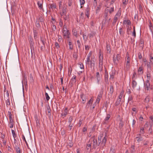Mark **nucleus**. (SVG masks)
Returning a JSON list of instances; mask_svg holds the SVG:
<instances>
[{
    "instance_id": "nucleus-43",
    "label": "nucleus",
    "mask_w": 153,
    "mask_h": 153,
    "mask_svg": "<svg viewBox=\"0 0 153 153\" xmlns=\"http://www.w3.org/2000/svg\"><path fill=\"white\" fill-rule=\"evenodd\" d=\"M139 11L141 12H143V8L141 4H139Z\"/></svg>"
},
{
    "instance_id": "nucleus-35",
    "label": "nucleus",
    "mask_w": 153,
    "mask_h": 153,
    "mask_svg": "<svg viewBox=\"0 0 153 153\" xmlns=\"http://www.w3.org/2000/svg\"><path fill=\"white\" fill-rule=\"evenodd\" d=\"M73 34L76 37H77V31L75 29H73L72 30Z\"/></svg>"
},
{
    "instance_id": "nucleus-14",
    "label": "nucleus",
    "mask_w": 153,
    "mask_h": 153,
    "mask_svg": "<svg viewBox=\"0 0 153 153\" xmlns=\"http://www.w3.org/2000/svg\"><path fill=\"white\" fill-rule=\"evenodd\" d=\"M126 66L125 67L126 70H128L130 68V60H126Z\"/></svg>"
},
{
    "instance_id": "nucleus-24",
    "label": "nucleus",
    "mask_w": 153,
    "mask_h": 153,
    "mask_svg": "<svg viewBox=\"0 0 153 153\" xmlns=\"http://www.w3.org/2000/svg\"><path fill=\"white\" fill-rule=\"evenodd\" d=\"M93 99L91 98L88 101V102L87 103V104L86 106V107L87 108H88L89 106V105L90 104H92V102L93 101Z\"/></svg>"
},
{
    "instance_id": "nucleus-51",
    "label": "nucleus",
    "mask_w": 153,
    "mask_h": 153,
    "mask_svg": "<svg viewBox=\"0 0 153 153\" xmlns=\"http://www.w3.org/2000/svg\"><path fill=\"white\" fill-rule=\"evenodd\" d=\"M90 55H88L86 61L87 62L88 64H89V62H91V60L90 59Z\"/></svg>"
},
{
    "instance_id": "nucleus-15",
    "label": "nucleus",
    "mask_w": 153,
    "mask_h": 153,
    "mask_svg": "<svg viewBox=\"0 0 153 153\" xmlns=\"http://www.w3.org/2000/svg\"><path fill=\"white\" fill-rule=\"evenodd\" d=\"M67 110H68V108L67 107L65 108L64 110V112H62L61 114V116H63L62 118H64L65 117L66 115L68 114V111Z\"/></svg>"
},
{
    "instance_id": "nucleus-63",
    "label": "nucleus",
    "mask_w": 153,
    "mask_h": 153,
    "mask_svg": "<svg viewBox=\"0 0 153 153\" xmlns=\"http://www.w3.org/2000/svg\"><path fill=\"white\" fill-rule=\"evenodd\" d=\"M150 62H149L147 64V67L148 68H149L150 70H151V66L150 65Z\"/></svg>"
},
{
    "instance_id": "nucleus-13",
    "label": "nucleus",
    "mask_w": 153,
    "mask_h": 153,
    "mask_svg": "<svg viewBox=\"0 0 153 153\" xmlns=\"http://www.w3.org/2000/svg\"><path fill=\"white\" fill-rule=\"evenodd\" d=\"M108 72L105 71L104 76V80L105 83L107 84L108 83Z\"/></svg>"
},
{
    "instance_id": "nucleus-42",
    "label": "nucleus",
    "mask_w": 153,
    "mask_h": 153,
    "mask_svg": "<svg viewBox=\"0 0 153 153\" xmlns=\"http://www.w3.org/2000/svg\"><path fill=\"white\" fill-rule=\"evenodd\" d=\"M147 79L146 80H148L150 81V80L151 75L150 73H149V72H147Z\"/></svg>"
},
{
    "instance_id": "nucleus-36",
    "label": "nucleus",
    "mask_w": 153,
    "mask_h": 153,
    "mask_svg": "<svg viewBox=\"0 0 153 153\" xmlns=\"http://www.w3.org/2000/svg\"><path fill=\"white\" fill-rule=\"evenodd\" d=\"M121 100L117 99V100L115 102V105L116 106H117L119 105L120 103Z\"/></svg>"
},
{
    "instance_id": "nucleus-45",
    "label": "nucleus",
    "mask_w": 153,
    "mask_h": 153,
    "mask_svg": "<svg viewBox=\"0 0 153 153\" xmlns=\"http://www.w3.org/2000/svg\"><path fill=\"white\" fill-rule=\"evenodd\" d=\"M77 43L79 48L80 50L81 49V44L79 40L77 41Z\"/></svg>"
},
{
    "instance_id": "nucleus-6",
    "label": "nucleus",
    "mask_w": 153,
    "mask_h": 153,
    "mask_svg": "<svg viewBox=\"0 0 153 153\" xmlns=\"http://www.w3.org/2000/svg\"><path fill=\"white\" fill-rule=\"evenodd\" d=\"M62 33L65 39L69 38H70L69 35L70 34V33L69 30H63Z\"/></svg>"
},
{
    "instance_id": "nucleus-59",
    "label": "nucleus",
    "mask_w": 153,
    "mask_h": 153,
    "mask_svg": "<svg viewBox=\"0 0 153 153\" xmlns=\"http://www.w3.org/2000/svg\"><path fill=\"white\" fill-rule=\"evenodd\" d=\"M73 120V118L72 116H70L68 119V122L69 123H71V122Z\"/></svg>"
},
{
    "instance_id": "nucleus-33",
    "label": "nucleus",
    "mask_w": 153,
    "mask_h": 153,
    "mask_svg": "<svg viewBox=\"0 0 153 153\" xmlns=\"http://www.w3.org/2000/svg\"><path fill=\"white\" fill-rule=\"evenodd\" d=\"M106 50L107 51V53H111V48H110V45L108 44H107L106 45Z\"/></svg>"
},
{
    "instance_id": "nucleus-44",
    "label": "nucleus",
    "mask_w": 153,
    "mask_h": 153,
    "mask_svg": "<svg viewBox=\"0 0 153 153\" xmlns=\"http://www.w3.org/2000/svg\"><path fill=\"white\" fill-rule=\"evenodd\" d=\"M68 45H69V48L71 50H72L73 49V45H72V42L70 41L69 42Z\"/></svg>"
},
{
    "instance_id": "nucleus-7",
    "label": "nucleus",
    "mask_w": 153,
    "mask_h": 153,
    "mask_svg": "<svg viewBox=\"0 0 153 153\" xmlns=\"http://www.w3.org/2000/svg\"><path fill=\"white\" fill-rule=\"evenodd\" d=\"M144 87L145 90L149 91L150 89V84L149 81L146 80L144 83Z\"/></svg>"
},
{
    "instance_id": "nucleus-23",
    "label": "nucleus",
    "mask_w": 153,
    "mask_h": 153,
    "mask_svg": "<svg viewBox=\"0 0 153 153\" xmlns=\"http://www.w3.org/2000/svg\"><path fill=\"white\" fill-rule=\"evenodd\" d=\"M139 74H143V68L142 65L140 66L138 70Z\"/></svg>"
},
{
    "instance_id": "nucleus-21",
    "label": "nucleus",
    "mask_w": 153,
    "mask_h": 153,
    "mask_svg": "<svg viewBox=\"0 0 153 153\" xmlns=\"http://www.w3.org/2000/svg\"><path fill=\"white\" fill-rule=\"evenodd\" d=\"M88 7L86 8V12L85 13V15L87 16L88 18H89V15L90 14V11H89V8L88 7Z\"/></svg>"
},
{
    "instance_id": "nucleus-46",
    "label": "nucleus",
    "mask_w": 153,
    "mask_h": 153,
    "mask_svg": "<svg viewBox=\"0 0 153 153\" xmlns=\"http://www.w3.org/2000/svg\"><path fill=\"white\" fill-rule=\"evenodd\" d=\"M15 149L16 150V152H17V153H20V150L19 147L16 146H15Z\"/></svg>"
},
{
    "instance_id": "nucleus-12",
    "label": "nucleus",
    "mask_w": 153,
    "mask_h": 153,
    "mask_svg": "<svg viewBox=\"0 0 153 153\" xmlns=\"http://www.w3.org/2000/svg\"><path fill=\"white\" fill-rule=\"evenodd\" d=\"M123 25H128V26H130L131 25V22L128 19H126L123 20Z\"/></svg>"
},
{
    "instance_id": "nucleus-38",
    "label": "nucleus",
    "mask_w": 153,
    "mask_h": 153,
    "mask_svg": "<svg viewBox=\"0 0 153 153\" xmlns=\"http://www.w3.org/2000/svg\"><path fill=\"white\" fill-rule=\"evenodd\" d=\"M45 95L46 97V100L47 101H48L50 99V97L49 96L48 94L45 91Z\"/></svg>"
},
{
    "instance_id": "nucleus-62",
    "label": "nucleus",
    "mask_w": 153,
    "mask_h": 153,
    "mask_svg": "<svg viewBox=\"0 0 153 153\" xmlns=\"http://www.w3.org/2000/svg\"><path fill=\"white\" fill-rule=\"evenodd\" d=\"M6 103L7 106L10 105V102L9 99H7V100Z\"/></svg>"
},
{
    "instance_id": "nucleus-64",
    "label": "nucleus",
    "mask_w": 153,
    "mask_h": 153,
    "mask_svg": "<svg viewBox=\"0 0 153 153\" xmlns=\"http://www.w3.org/2000/svg\"><path fill=\"white\" fill-rule=\"evenodd\" d=\"M94 1L93 2V4L94 6V7H96L97 6V0H94Z\"/></svg>"
},
{
    "instance_id": "nucleus-32",
    "label": "nucleus",
    "mask_w": 153,
    "mask_h": 153,
    "mask_svg": "<svg viewBox=\"0 0 153 153\" xmlns=\"http://www.w3.org/2000/svg\"><path fill=\"white\" fill-rule=\"evenodd\" d=\"M114 7H111L110 8V9H107L105 10V11H107V12H109V13L111 14L112 13V12L114 11Z\"/></svg>"
},
{
    "instance_id": "nucleus-16",
    "label": "nucleus",
    "mask_w": 153,
    "mask_h": 153,
    "mask_svg": "<svg viewBox=\"0 0 153 153\" xmlns=\"http://www.w3.org/2000/svg\"><path fill=\"white\" fill-rule=\"evenodd\" d=\"M96 76L97 79V82L99 83V81L101 80V75L100 74L99 72H97L96 73Z\"/></svg>"
},
{
    "instance_id": "nucleus-22",
    "label": "nucleus",
    "mask_w": 153,
    "mask_h": 153,
    "mask_svg": "<svg viewBox=\"0 0 153 153\" xmlns=\"http://www.w3.org/2000/svg\"><path fill=\"white\" fill-rule=\"evenodd\" d=\"M95 60L94 58H92V57L91 58V60L90 62V65L91 66V67L92 66L94 67L95 66Z\"/></svg>"
},
{
    "instance_id": "nucleus-18",
    "label": "nucleus",
    "mask_w": 153,
    "mask_h": 153,
    "mask_svg": "<svg viewBox=\"0 0 153 153\" xmlns=\"http://www.w3.org/2000/svg\"><path fill=\"white\" fill-rule=\"evenodd\" d=\"M113 91L114 89L113 86L112 85H111L110 86V90L109 92V93L108 94V95H111V96L113 93Z\"/></svg>"
},
{
    "instance_id": "nucleus-27",
    "label": "nucleus",
    "mask_w": 153,
    "mask_h": 153,
    "mask_svg": "<svg viewBox=\"0 0 153 153\" xmlns=\"http://www.w3.org/2000/svg\"><path fill=\"white\" fill-rule=\"evenodd\" d=\"M123 27L120 28L119 29V32L120 36H123L125 32L123 30Z\"/></svg>"
},
{
    "instance_id": "nucleus-5",
    "label": "nucleus",
    "mask_w": 153,
    "mask_h": 153,
    "mask_svg": "<svg viewBox=\"0 0 153 153\" xmlns=\"http://www.w3.org/2000/svg\"><path fill=\"white\" fill-rule=\"evenodd\" d=\"M134 139L135 141H137V143H140L141 141L143 140V137H141V134H139L137 135Z\"/></svg>"
},
{
    "instance_id": "nucleus-57",
    "label": "nucleus",
    "mask_w": 153,
    "mask_h": 153,
    "mask_svg": "<svg viewBox=\"0 0 153 153\" xmlns=\"http://www.w3.org/2000/svg\"><path fill=\"white\" fill-rule=\"evenodd\" d=\"M111 116L109 114H108L107 116V117H106L105 119V121H107L109 119Z\"/></svg>"
},
{
    "instance_id": "nucleus-31",
    "label": "nucleus",
    "mask_w": 153,
    "mask_h": 153,
    "mask_svg": "<svg viewBox=\"0 0 153 153\" xmlns=\"http://www.w3.org/2000/svg\"><path fill=\"white\" fill-rule=\"evenodd\" d=\"M101 7H102V6H101V5L100 4L99 5H98L97 6V7L96 9V13H97L99 12L100 10L101 9Z\"/></svg>"
},
{
    "instance_id": "nucleus-30",
    "label": "nucleus",
    "mask_w": 153,
    "mask_h": 153,
    "mask_svg": "<svg viewBox=\"0 0 153 153\" xmlns=\"http://www.w3.org/2000/svg\"><path fill=\"white\" fill-rule=\"evenodd\" d=\"M132 87L134 89L137 85V82L135 80H133L131 83Z\"/></svg>"
},
{
    "instance_id": "nucleus-4",
    "label": "nucleus",
    "mask_w": 153,
    "mask_h": 153,
    "mask_svg": "<svg viewBox=\"0 0 153 153\" xmlns=\"http://www.w3.org/2000/svg\"><path fill=\"white\" fill-rule=\"evenodd\" d=\"M90 140H91V141H93V143L92 144L93 149H95L97 146V139H95L94 138V136L92 137L90 139Z\"/></svg>"
},
{
    "instance_id": "nucleus-40",
    "label": "nucleus",
    "mask_w": 153,
    "mask_h": 153,
    "mask_svg": "<svg viewBox=\"0 0 153 153\" xmlns=\"http://www.w3.org/2000/svg\"><path fill=\"white\" fill-rule=\"evenodd\" d=\"M115 73L114 72H112L111 73H110V76L109 79H113L114 78V76L115 75Z\"/></svg>"
},
{
    "instance_id": "nucleus-55",
    "label": "nucleus",
    "mask_w": 153,
    "mask_h": 153,
    "mask_svg": "<svg viewBox=\"0 0 153 153\" xmlns=\"http://www.w3.org/2000/svg\"><path fill=\"white\" fill-rule=\"evenodd\" d=\"M150 127L149 129V131L150 133H152V123H150Z\"/></svg>"
},
{
    "instance_id": "nucleus-26",
    "label": "nucleus",
    "mask_w": 153,
    "mask_h": 153,
    "mask_svg": "<svg viewBox=\"0 0 153 153\" xmlns=\"http://www.w3.org/2000/svg\"><path fill=\"white\" fill-rule=\"evenodd\" d=\"M47 110L48 111V114L49 117L50 118L51 117V110L50 108V107L49 105H48V106H47Z\"/></svg>"
},
{
    "instance_id": "nucleus-25",
    "label": "nucleus",
    "mask_w": 153,
    "mask_h": 153,
    "mask_svg": "<svg viewBox=\"0 0 153 153\" xmlns=\"http://www.w3.org/2000/svg\"><path fill=\"white\" fill-rule=\"evenodd\" d=\"M126 33L128 35L130 34V31L131 30V27L130 26H128V25H126Z\"/></svg>"
},
{
    "instance_id": "nucleus-11",
    "label": "nucleus",
    "mask_w": 153,
    "mask_h": 153,
    "mask_svg": "<svg viewBox=\"0 0 153 153\" xmlns=\"http://www.w3.org/2000/svg\"><path fill=\"white\" fill-rule=\"evenodd\" d=\"M103 94V91H101L98 94L96 101L97 103H99L100 99L102 97Z\"/></svg>"
},
{
    "instance_id": "nucleus-28",
    "label": "nucleus",
    "mask_w": 153,
    "mask_h": 153,
    "mask_svg": "<svg viewBox=\"0 0 153 153\" xmlns=\"http://www.w3.org/2000/svg\"><path fill=\"white\" fill-rule=\"evenodd\" d=\"M34 38L35 40H36L37 38L38 32L36 30H33Z\"/></svg>"
},
{
    "instance_id": "nucleus-56",
    "label": "nucleus",
    "mask_w": 153,
    "mask_h": 153,
    "mask_svg": "<svg viewBox=\"0 0 153 153\" xmlns=\"http://www.w3.org/2000/svg\"><path fill=\"white\" fill-rule=\"evenodd\" d=\"M128 0H123V3L124 5H126L128 2Z\"/></svg>"
},
{
    "instance_id": "nucleus-53",
    "label": "nucleus",
    "mask_w": 153,
    "mask_h": 153,
    "mask_svg": "<svg viewBox=\"0 0 153 153\" xmlns=\"http://www.w3.org/2000/svg\"><path fill=\"white\" fill-rule=\"evenodd\" d=\"M30 81L31 82H33V76L31 74H30Z\"/></svg>"
},
{
    "instance_id": "nucleus-60",
    "label": "nucleus",
    "mask_w": 153,
    "mask_h": 153,
    "mask_svg": "<svg viewBox=\"0 0 153 153\" xmlns=\"http://www.w3.org/2000/svg\"><path fill=\"white\" fill-rule=\"evenodd\" d=\"M138 57L139 59H140L142 58V56L140 52H139L138 53Z\"/></svg>"
},
{
    "instance_id": "nucleus-17",
    "label": "nucleus",
    "mask_w": 153,
    "mask_h": 153,
    "mask_svg": "<svg viewBox=\"0 0 153 153\" xmlns=\"http://www.w3.org/2000/svg\"><path fill=\"white\" fill-rule=\"evenodd\" d=\"M139 45L140 47L141 48V49H143L144 47V40L143 39H140Z\"/></svg>"
},
{
    "instance_id": "nucleus-37",
    "label": "nucleus",
    "mask_w": 153,
    "mask_h": 153,
    "mask_svg": "<svg viewBox=\"0 0 153 153\" xmlns=\"http://www.w3.org/2000/svg\"><path fill=\"white\" fill-rule=\"evenodd\" d=\"M103 136V134H100V135L99 136L98 138V142H100V143L101 142V138Z\"/></svg>"
},
{
    "instance_id": "nucleus-1",
    "label": "nucleus",
    "mask_w": 153,
    "mask_h": 153,
    "mask_svg": "<svg viewBox=\"0 0 153 153\" xmlns=\"http://www.w3.org/2000/svg\"><path fill=\"white\" fill-rule=\"evenodd\" d=\"M29 40L30 44V47L31 50V56H32L33 53H34V44L33 42V38L32 36H30Z\"/></svg>"
},
{
    "instance_id": "nucleus-58",
    "label": "nucleus",
    "mask_w": 153,
    "mask_h": 153,
    "mask_svg": "<svg viewBox=\"0 0 153 153\" xmlns=\"http://www.w3.org/2000/svg\"><path fill=\"white\" fill-rule=\"evenodd\" d=\"M23 80L27 81V76L26 74H24L23 75Z\"/></svg>"
},
{
    "instance_id": "nucleus-8",
    "label": "nucleus",
    "mask_w": 153,
    "mask_h": 153,
    "mask_svg": "<svg viewBox=\"0 0 153 153\" xmlns=\"http://www.w3.org/2000/svg\"><path fill=\"white\" fill-rule=\"evenodd\" d=\"M107 140V134L105 133V137L103 138L101 141V145H102V148H104V147L105 146Z\"/></svg>"
},
{
    "instance_id": "nucleus-52",
    "label": "nucleus",
    "mask_w": 153,
    "mask_h": 153,
    "mask_svg": "<svg viewBox=\"0 0 153 153\" xmlns=\"http://www.w3.org/2000/svg\"><path fill=\"white\" fill-rule=\"evenodd\" d=\"M80 4L81 5V8L82 7V5H84L85 3V1L84 0H80Z\"/></svg>"
},
{
    "instance_id": "nucleus-34",
    "label": "nucleus",
    "mask_w": 153,
    "mask_h": 153,
    "mask_svg": "<svg viewBox=\"0 0 153 153\" xmlns=\"http://www.w3.org/2000/svg\"><path fill=\"white\" fill-rule=\"evenodd\" d=\"M150 97L149 96H148L145 98V101L146 103H148L150 101Z\"/></svg>"
},
{
    "instance_id": "nucleus-54",
    "label": "nucleus",
    "mask_w": 153,
    "mask_h": 153,
    "mask_svg": "<svg viewBox=\"0 0 153 153\" xmlns=\"http://www.w3.org/2000/svg\"><path fill=\"white\" fill-rule=\"evenodd\" d=\"M133 100V97L132 95H129L128 99V103L130 101H131Z\"/></svg>"
},
{
    "instance_id": "nucleus-20",
    "label": "nucleus",
    "mask_w": 153,
    "mask_h": 153,
    "mask_svg": "<svg viewBox=\"0 0 153 153\" xmlns=\"http://www.w3.org/2000/svg\"><path fill=\"white\" fill-rule=\"evenodd\" d=\"M39 20L40 22L42 25L43 23L44 25H45V22H44V20L45 19H44L43 17L42 16H40L39 17Z\"/></svg>"
},
{
    "instance_id": "nucleus-10",
    "label": "nucleus",
    "mask_w": 153,
    "mask_h": 153,
    "mask_svg": "<svg viewBox=\"0 0 153 153\" xmlns=\"http://www.w3.org/2000/svg\"><path fill=\"white\" fill-rule=\"evenodd\" d=\"M80 97L82 99V102L83 104H84L86 100V97L85 94H84L83 93H81L80 95Z\"/></svg>"
},
{
    "instance_id": "nucleus-47",
    "label": "nucleus",
    "mask_w": 153,
    "mask_h": 153,
    "mask_svg": "<svg viewBox=\"0 0 153 153\" xmlns=\"http://www.w3.org/2000/svg\"><path fill=\"white\" fill-rule=\"evenodd\" d=\"M37 4L40 9H42V4L40 3L39 1H38L37 3Z\"/></svg>"
},
{
    "instance_id": "nucleus-61",
    "label": "nucleus",
    "mask_w": 153,
    "mask_h": 153,
    "mask_svg": "<svg viewBox=\"0 0 153 153\" xmlns=\"http://www.w3.org/2000/svg\"><path fill=\"white\" fill-rule=\"evenodd\" d=\"M40 40L43 45H45V42L41 37L40 38Z\"/></svg>"
},
{
    "instance_id": "nucleus-3",
    "label": "nucleus",
    "mask_w": 153,
    "mask_h": 153,
    "mask_svg": "<svg viewBox=\"0 0 153 153\" xmlns=\"http://www.w3.org/2000/svg\"><path fill=\"white\" fill-rule=\"evenodd\" d=\"M121 59V55L120 54H117L116 56L115 54L113 56V61L114 65H117Z\"/></svg>"
},
{
    "instance_id": "nucleus-48",
    "label": "nucleus",
    "mask_w": 153,
    "mask_h": 153,
    "mask_svg": "<svg viewBox=\"0 0 153 153\" xmlns=\"http://www.w3.org/2000/svg\"><path fill=\"white\" fill-rule=\"evenodd\" d=\"M140 134H144L145 131H144V128L142 127H141L140 128Z\"/></svg>"
},
{
    "instance_id": "nucleus-41",
    "label": "nucleus",
    "mask_w": 153,
    "mask_h": 153,
    "mask_svg": "<svg viewBox=\"0 0 153 153\" xmlns=\"http://www.w3.org/2000/svg\"><path fill=\"white\" fill-rule=\"evenodd\" d=\"M111 18H110L106 21V23L107 25V27H108L110 25L111 22Z\"/></svg>"
},
{
    "instance_id": "nucleus-39",
    "label": "nucleus",
    "mask_w": 153,
    "mask_h": 153,
    "mask_svg": "<svg viewBox=\"0 0 153 153\" xmlns=\"http://www.w3.org/2000/svg\"><path fill=\"white\" fill-rule=\"evenodd\" d=\"M131 148L132 149V150H131V153H134L135 152V146L134 145H132L131 146Z\"/></svg>"
},
{
    "instance_id": "nucleus-29",
    "label": "nucleus",
    "mask_w": 153,
    "mask_h": 153,
    "mask_svg": "<svg viewBox=\"0 0 153 153\" xmlns=\"http://www.w3.org/2000/svg\"><path fill=\"white\" fill-rule=\"evenodd\" d=\"M91 141L90 140L88 142V143L86 144V146L87 147H89L90 148V150L91 151V148L92 147Z\"/></svg>"
},
{
    "instance_id": "nucleus-19",
    "label": "nucleus",
    "mask_w": 153,
    "mask_h": 153,
    "mask_svg": "<svg viewBox=\"0 0 153 153\" xmlns=\"http://www.w3.org/2000/svg\"><path fill=\"white\" fill-rule=\"evenodd\" d=\"M116 152V150L114 146H111L110 148L109 153H115Z\"/></svg>"
},
{
    "instance_id": "nucleus-49",
    "label": "nucleus",
    "mask_w": 153,
    "mask_h": 153,
    "mask_svg": "<svg viewBox=\"0 0 153 153\" xmlns=\"http://www.w3.org/2000/svg\"><path fill=\"white\" fill-rule=\"evenodd\" d=\"M56 5L55 4H51L50 5V6L49 7V8H51L52 9L55 8L56 7Z\"/></svg>"
},
{
    "instance_id": "nucleus-50",
    "label": "nucleus",
    "mask_w": 153,
    "mask_h": 153,
    "mask_svg": "<svg viewBox=\"0 0 153 153\" xmlns=\"http://www.w3.org/2000/svg\"><path fill=\"white\" fill-rule=\"evenodd\" d=\"M12 133L13 136V137L14 139H15L16 137V135L15 133L14 130H12Z\"/></svg>"
},
{
    "instance_id": "nucleus-2",
    "label": "nucleus",
    "mask_w": 153,
    "mask_h": 153,
    "mask_svg": "<svg viewBox=\"0 0 153 153\" xmlns=\"http://www.w3.org/2000/svg\"><path fill=\"white\" fill-rule=\"evenodd\" d=\"M99 67L102 68V65L103 64V54L101 53V50H99Z\"/></svg>"
},
{
    "instance_id": "nucleus-9",
    "label": "nucleus",
    "mask_w": 153,
    "mask_h": 153,
    "mask_svg": "<svg viewBox=\"0 0 153 153\" xmlns=\"http://www.w3.org/2000/svg\"><path fill=\"white\" fill-rule=\"evenodd\" d=\"M118 12L117 13V14H116L115 16L114 20H113V22L112 23V25L114 26L115 25L116 23L117 22V20H118V18L117 16H118L119 17H120L121 15V13H118Z\"/></svg>"
}]
</instances>
